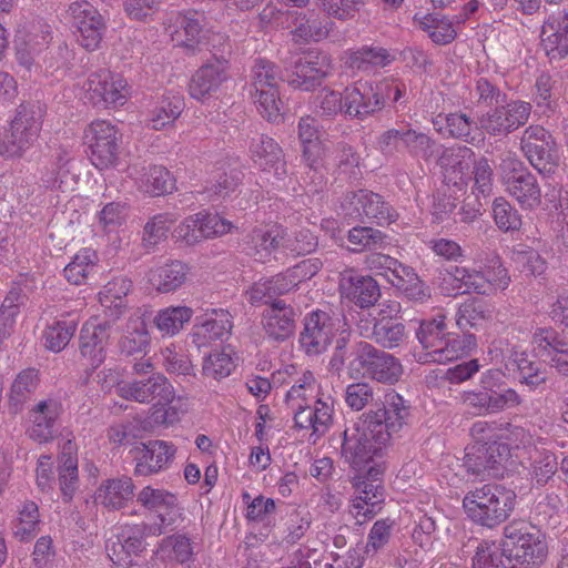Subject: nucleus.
Instances as JSON below:
<instances>
[{
  "mask_svg": "<svg viewBox=\"0 0 568 568\" xmlns=\"http://www.w3.org/2000/svg\"><path fill=\"white\" fill-rule=\"evenodd\" d=\"M516 500L514 489L500 484H485L465 495L463 507L475 524L491 529L510 517Z\"/></svg>",
  "mask_w": 568,
  "mask_h": 568,
  "instance_id": "obj_1",
  "label": "nucleus"
},
{
  "mask_svg": "<svg viewBox=\"0 0 568 568\" xmlns=\"http://www.w3.org/2000/svg\"><path fill=\"white\" fill-rule=\"evenodd\" d=\"M504 551L510 568H538L547 557L548 547L541 531L525 520H513L504 527Z\"/></svg>",
  "mask_w": 568,
  "mask_h": 568,
  "instance_id": "obj_2",
  "label": "nucleus"
},
{
  "mask_svg": "<svg viewBox=\"0 0 568 568\" xmlns=\"http://www.w3.org/2000/svg\"><path fill=\"white\" fill-rule=\"evenodd\" d=\"M376 347L371 343L352 337L351 332L343 331L335 341L328 362V371L339 375L346 368L349 378H369Z\"/></svg>",
  "mask_w": 568,
  "mask_h": 568,
  "instance_id": "obj_3",
  "label": "nucleus"
},
{
  "mask_svg": "<svg viewBox=\"0 0 568 568\" xmlns=\"http://www.w3.org/2000/svg\"><path fill=\"white\" fill-rule=\"evenodd\" d=\"M341 438V455L355 469L372 462L386 445L385 440L375 436V429L364 414L357 422L345 427Z\"/></svg>",
  "mask_w": 568,
  "mask_h": 568,
  "instance_id": "obj_4",
  "label": "nucleus"
},
{
  "mask_svg": "<svg viewBox=\"0 0 568 568\" xmlns=\"http://www.w3.org/2000/svg\"><path fill=\"white\" fill-rule=\"evenodd\" d=\"M520 150L528 162L541 174H551L559 165L557 142L541 125L530 124L523 131Z\"/></svg>",
  "mask_w": 568,
  "mask_h": 568,
  "instance_id": "obj_5",
  "label": "nucleus"
},
{
  "mask_svg": "<svg viewBox=\"0 0 568 568\" xmlns=\"http://www.w3.org/2000/svg\"><path fill=\"white\" fill-rule=\"evenodd\" d=\"M500 170L507 192L523 206L532 209L540 203L541 191L537 178L520 160L507 154L501 160Z\"/></svg>",
  "mask_w": 568,
  "mask_h": 568,
  "instance_id": "obj_6",
  "label": "nucleus"
},
{
  "mask_svg": "<svg viewBox=\"0 0 568 568\" xmlns=\"http://www.w3.org/2000/svg\"><path fill=\"white\" fill-rule=\"evenodd\" d=\"M42 114L34 104H21L13 120L10 122V142L6 146L0 144V152L9 153L10 158L20 156L38 139Z\"/></svg>",
  "mask_w": 568,
  "mask_h": 568,
  "instance_id": "obj_7",
  "label": "nucleus"
},
{
  "mask_svg": "<svg viewBox=\"0 0 568 568\" xmlns=\"http://www.w3.org/2000/svg\"><path fill=\"white\" fill-rule=\"evenodd\" d=\"M116 394L141 404H170L175 398V390L162 373H152L146 377L124 382L116 387Z\"/></svg>",
  "mask_w": 568,
  "mask_h": 568,
  "instance_id": "obj_8",
  "label": "nucleus"
},
{
  "mask_svg": "<svg viewBox=\"0 0 568 568\" xmlns=\"http://www.w3.org/2000/svg\"><path fill=\"white\" fill-rule=\"evenodd\" d=\"M69 12L79 44L88 51L97 50L106 31L105 18L87 0L70 4Z\"/></svg>",
  "mask_w": 568,
  "mask_h": 568,
  "instance_id": "obj_9",
  "label": "nucleus"
},
{
  "mask_svg": "<svg viewBox=\"0 0 568 568\" xmlns=\"http://www.w3.org/2000/svg\"><path fill=\"white\" fill-rule=\"evenodd\" d=\"M85 139L91 150V162L100 169H108L116 163L121 134L114 125L104 120H98L89 125Z\"/></svg>",
  "mask_w": 568,
  "mask_h": 568,
  "instance_id": "obj_10",
  "label": "nucleus"
},
{
  "mask_svg": "<svg viewBox=\"0 0 568 568\" xmlns=\"http://www.w3.org/2000/svg\"><path fill=\"white\" fill-rule=\"evenodd\" d=\"M342 205L352 210L349 214L366 217L377 225H390L398 219L397 211L382 195L368 190H357L345 194Z\"/></svg>",
  "mask_w": 568,
  "mask_h": 568,
  "instance_id": "obj_11",
  "label": "nucleus"
},
{
  "mask_svg": "<svg viewBox=\"0 0 568 568\" xmlns=\"http://www.w3.org/2000/svg\"><path fill=\"white\" fill-rule=\"evenodd\" d=\"M364 415L374 427L375 436L387 443L392 434L397 433L406 423L409 416V406L399 394L390 393L385 396L382 406L371 409Z\"/></svg>",
  "mask_w": 568,
  "mask_h": 568,
  "instance_id": "obj_12",
  "label": "nucleus"
},
{
  "mask_svg": "<svg viewBox=\"0 0 568 568\" xmlns=\"http://www.w3.org/2000/svg\"><path fill=\"white\" fill-rule=\"evenodd\" d=\"M176 448L172 443L165 440H149L146 443H138L130 454L135 463V476H152L159 474L170 467Z\"/></svg>",
  "mask_w": 568,
  "mask_h": 568,
  "instance_id": "obj_13",
  "label": "nucleus"
},
{
  "mask_svg": "<svg viewBox=\"0 0 568 568\" xmlns=\"http://www.w3.org/2000/svg\"><path fill=\"white\" fill-rule=\"evenodd\" d=\"M111 561L121 568H141L136 558L145 550L144 529L140 526L124 527L105 542Z\"/></svg>",
  "mask_w": 568,
  "mask_h": 568,
  "instance_id": "obj_14",
  "label": "nucleus"
},
{
  "mask_svg": "<svg viewBox=\"0 0 568 568\" xmlns=\"http://www.w3.org/2000/svg\"><path fill=\"white\" fill-rule=\"evenodd\" d=\"M332 58L324 52H308L294 64V71L286 81L295 89L311 91L320 87L332 73Z\"/></svg>",
  "mask_w": 568,
  "mask_h": 568,
  "instance_id": "obj_15",
  "label": "nucleus"
},
{
  "mask_svg": "<svg viewBox=\"0 0 568 568\" xmlns=\"http://www.w3.org/2000/svg\"><path fill=\"white\" fill-rule=\"evenodd\" d=\"M87 99L94 105H123L128 97L126 81L109 70H99L85 82Z\"/></svg>",
  "mask_w": 568,
  "mask_h": 568,
  "instance_id": "obj_16",
  "label": "nucleus"
},
{
  "mask_svg": "<svg viewBox=\"0 0 568 568\" xmlns=\"http://www.w3.org/2000/svg\"><path fill=\"white\" fill-rule=\"evenodd\" d=\"M165 31L174 45L183 48L187 54H195L205 44L203 24L196 12L171 14Z\"/></svg>",
  "mask_w": 568,
  "mask_h": 568,
  "instance_id": "obj_17",
  "label": "nucleus"
},
{
  "mask_svg": "<svg viewBox=\"0 0 568 568\" xmlns=\"http://www.w3.org/2000/svg\"><path fill=\"white\" fill-rule=\"evenodd\" d=\"M336 331V322L328 313L314 311L304 320L300 345L307 355H320L331 345Z\"/></svg>",
  "mask_w": 568,
  "mask_h": 568,
  "instance_id": "obj_18",
  "label": "nucleus"
},
{
  "mask_svg": "<svg viewBox=\"0 0 568 568\" xmlns=\"http://www.w3.org/2000/svg\"><path fill=\"white\" fill-rule=\"evenodd\" d=\"M464 405L473 409L478 416L497 414L505 409L515 408L523 402L519 394L509 387H504L500 392H488L483 388L477 390H467L460 394Z\"/></svg>",
  "mask_w": 568,
  "mask_h": 568,
  "instance_id": "obj_19",
  "label": "nucleus"
},
{
  "mask_svg": "<svg viewBox=\"0 0 568 568\" xmlns=\"http://www.w3.org/2000/svg\"><path fill=\"white\" fill-rule=\"evenodd\" d=\"M229 61L214 57L199 68L189 82L191 98L204 101L213 97L229 78Z\"/></svg>",
  "mask_w": 568,
  "mask_h": 568,
  "instance_id": "obj_20",
  "label": "nucleus"
},
{
  "mask_svg": "<svg viewBox=\"0 0 568 568\" xmlns=\"http://www.w3.org/2000/svg\"><path fill=\"white\" fill-rule=\"evenodd\" d=\"M507 460V446L495 442L489 445L471 447L466 453L464 466L468 473L474 475L498 477L503 474Z\"/></svg>",
  "mask_w": 568,
  "mask_h": 568,
  "instance_id": "obj_21",
  "label": "nucleus"
},
{
  "mask_svg": "<svg viewBox=\"0 0 568 568\" xmlns=\"http://www.w3.org/2000/svg\"><path fill=\"white\" fill-rule=\"evenodd\" d=\"M110 329L111 323L105 321L99 324L87 322L80 331L79 351L91 371L98 368L106 358Z\"/></svg>",
  "mask_w": 568,
  "mask_h": 568,
  "instance_id": "obj_22",
  "label": "nucleus"
},
{
  "mask_svg": "<svg viewBox=\"0 0 568 568\" xmlns=\"http://www.w3.org/2000/svg\"><path fill=\"white\" fill-rule=\"evenodd\" d=\"M268 307L263 312V326L268 337L283 342L290 338L296 328L297 313L284 300L264 301Z\"/></svg>",
  "mask_w": 568,
  "mask_h": 568,
  "instance_id": "obj_23",
  "label": "nucleus"
},
{
  "mask_svg": "<svg viewBox=\"0 0 568 568\" xmlns=\"http://www.w3.org/2000/svg\"><path fill=\"white\" fill-rule=\"evenodd\" d=\"M136 500L146 509L159 513L160 525L153 529V534L161 535L175 523L179 509L174 494L146 486L138 494Z\"/></svg>",
  "mask_w": 568,
  "mask_h": 568,
  "instance_id": "obj_24",
  "label": "nucleus"
},
{
  "mask_svg": "<svg viewBox=\"0 0 568 568\" xmlns=\"http://www.w3.org/2000/svg\"><path fill=\"white\" fill-rule=\"evenodd\" d=\"M353 486L356 495L351 513L358 524H363L381 511L385 500V489L382 484L372 480H354Z\"/></svg>",
  "mask_w": 568,
  "mask_h": 568,
  "instance_id": "obj_25",
  "label": "nucleus"
},
{
  "mask_svg": "<svg viewBox=\"0 0 568 568\" xmlns=\"http://www.w3.org/2000/svg\"><path fill=\"white\" fill-rule=\"evenodd\" d=\"M342 294L361 308L374 306L381 297L378 283L368 275L345 272L339 282Z\"/></svg>",
  "mask_w": 568,
  "mask_h": 568,
  "instance_id": "obj_26",
  "label": "nucleus"
},
{
  "mask_svg": "<svg viewBox=\"0 0 568 568\" xmlns=\"http://www.w3.org/2000/svg\"><path fill=\"white\" fill-rule=\"evenodd\" d=\"M344 115L349 119L364 120L381 110V103L373 97V85L357 82L344 90Z\"/></svg>",
  "mask_w": 568,
  "mask_h": 568,
  "instance_id": "obj_27",
  "label": "nucleus"
},
{
  "mask_svg": "<svg viewBox=\"0 0 568 568\" xmlns=\"http://www.w3.org/2000/svg\"><path fill=\"white\" fill-rule=\"evenodd\" d=\"M361 335L373 339L383 348H395L400 346L406 337L405 324L395 316H382L374 318L373 327L359 325Z\"/></svg>",
  "mask_w": 568,
  "mask_h": 568,
  "instance_id": "obj_28",
  "label": "nucleus"
},
{
  "mask_svg": "<svg viewBox=\"0 0 568 568\" xmlns=\"http://www.w3.org/2000/svg\"><path fill=\"white\" fill-rule=\"evenodd\" d=\"M250 150L254 161L264 170L273 171L277 179L286 174V162L280 145L264 134H260L252 140Z\"/></svg>",
  "mask_w": 568,
  "mask_h": 568,
  "instance_id": "obj_29",
  "label": "nucleus"
},
{
  "mask_svg": "<svg viewBox=\"0 0 568 568\" xmlns=\"http://www.w3.org/2000/svg\"><path fill=\"white\" fill-rule=\"evenodd\" d=\"M476 346V337L473 334L453 335L447 333L443 344L433 352L419 355L422 363L445 364L465 355Z\"/></svg>",
  "mask_w": 568,
  "mask_h": 568,
  "instance_id": "obj_30",
  "label": "nucleus"
},
{
  "mask_svg": "<svg viewBox=\"0 0 568 568\" xmlns=\"http://www.w3.org/2000/svg\"><path fill=\"white\" fill-rule=\"evenodd\" d=\"M134 496L132 478L122 476L105 480L97 490L95 499L109 509H120Z\"/></svg>",
  "mask_w": 568,
  "mask_h": 568,
  "instance_id": "obj_31",
  "label": "nucleus"
},
{
  "mask_svg": "<svg viewBox=\"0 0 568 568\" xmlns=\"http://www.w3.org/2000/svg\"><path fill=\"white\" fill-rule=\"evenodd\" d=\"M150 346V335L141 317H131L119 341L120 353L126 357L145 356Z\"/></svg>",
  "mask_w": 568,
  "mask_h": 568,
  "instance_id": "obj_32",
  "label": "nucleus"
},
{
  "mask_svg": "<svg viewBox=\"0 0 568 568\" xmlns=\"http://www.w3.org/2000/svg\"><path fill=\"white\" fill-rule=\"evenodd\" d=\"M75 444L64 442L59 456V484L64 501H70L78 486V457Z\"/></svg>",
  "mask_w": 568,
  "mask_h": 568,
  "instance_id": "obj_33",
  "label": "nucleus"
},
{
  "mask_svg": "<svg viewBox=\"0 0 568 568\" xmlns=\"http://www.w3.org/2000/svg\"><path fill=\"white\" fill-rule=\"evenodd\" d=\"M232 328V316L229 311L213 308L207 311L202 323L194 325L193 336L207 341H224L231 335Z\"/></svg>",
  "mask_w": 568,
  "mask_h": 568,
  "instance_id": "obj_34",
  "label": "nucleus"
},
{
  "mask_svg": "<svg viewBox=\"0 0 568 568\" xmlns=\"http://www.w3.org/2000/svg\"><path fill=\"white\" fill-rule=\"evenodd\" d=\"M189 267L180 261H172L150 271L151 285L161 293H170L182 286L187 277Z\"/></svg>",
  "mask_w": 568,
  "mask_h": 568,
  "instance_id": "obj_35",
  "label": "nucleus"
},
{
  "mask_svg": "<svg viewBox=\"0 0 568 568\" xmlns=\"http://www.w3.org/2000/svg\"><path fill=\"white\" fill-rule=\"evenodd\" d=\"M283 240L284 236L278 230L256 227L247 235L245 250L256 261L265 262L276 248L282 246Z\"/></svg>",
  "mask_w": 568,
  "mask_h": 568,
  "instance_id": "obj_36",
  "label": "nucleus"
},
{
  "mask_svg": "<svg viewBox=\"0 0 568 568\" xmlns=\"http://www.w3.org/2000/svg\"><path fill=\"white\" fill-rule=\"evenodd\" d=\"M193 316V310L187 306H170L158 312L153 323L164 335H175Z\"/></svg>",
  "mask_w": 568,
  "mask_h": 568,
  "instance_id": "obj_37",
  "label": "nucleus"
},
{
  "mask_svg": "<svg viewBox=\"0 0 568 568\" xmlns=\"http://www.w3.org/2000/svg\"><path fill=\"white\" fill-rule=\"evenodd\" d=\"M369 378L379 383L394 384L403 374L400 362L389 353L376 348Z\"/></svg>",
  "mask_w": 568,
  "mask_h": 568,
  "instance_id": "obj_38",
  "label": "nucleus"
},
{
  "mask_svg": "<svg viewBox=\"0 0 568 568\" xmlns=\"http://www.w3.org/2000/svg\"><path fill=\"white\" fill-rule=\"evenodd\" d=\"M39 384L38 371L27 368L18 374L10 389V405L13 413H18L22 405L30 398Z\"/></svg>",
  "mask_w": 568,
  "mask_h": 568,
  "instance_id": "obj_39",
  "label": "nucleus"
},
{
  "mask_svg": "<svg viewBox=\"0 0 568 568\" xmlns=\"http://www.w3.org/2000/svg\"><path fill=\"white\" fill-rule=\"evenodd\" d=\"M450 277L458 283V290L463 293H476L480 295H488L487 278H485L484 271L476 267L468 266H453L449 271Z\"/></svg>",
  "mask_w": 568,
  "mask_h": 568,
  "instance_id": "obj_40",
  "label": "nucleus"
},
{
  "mask_svg": "<svg viewBox=\"0 0 568 568\" xmlns=\"http://www.w3.org/2000/svg\"><path fill=\"white\" fill-rule=\"evenodd\" d=\"M437 142L428 134L406 124L403 150L414 159L429 161L436 153Z\"/></svg>",
  "mask_w": 568,
  "mask_h": 568,
  "instance_id": "obj_41",
  "label": "nucleus"
},
{
  "mask_svg": "<svg viewBox=\"0 0 568 568\" xmlns=\"http://www.w3.org/2000/svg\"><path fill=\"white\" fill-rule=\"evenodd\" d=\"M507 552L503 542L481 540L478 542L473 556V568H507Z\"/></svg>",
  "mask_w": 568,
  "mask_h": 568,
  "instance_id": "obj_42",
  "label": "nucleus"
},
{
  "mask_svg": "<svg viewBox=\"0 0 568 568\" xmlns=\"http://www.w3.org/2000/svg\"><path fill=\"white\" fill-rule=\"evenodd\" d=\"M297 286L292 277L287 276V271L276 276L257 283L251 292V301L253 303L275 300V295H283Z\"/></svg>",
  "mask_w": 568,
  "mask_h": 568,
  "instance_id": "obj_43",
  "label": "nucleus"
},
{
  "mask_svg": "<svg viewBox=\"0 0 568 568\" xmlns=\"http://www.w3.org/2000/svg\"><path fill=\"white\" fill-rule=\"evenodd\" d=\"M491 316L487 303L483 300L471 298L464 302L456 313V324L462 331L477 327Z\"/></svg>",
  "mask_w": 568,
  "mask_h": 568,
  "instance_id": "obj_44",
  "label": "nucleus"
},
{
  "mask_svg": "<svg viewBox=\"0 0 568 568\" xmlns=\"http://www.w3.org/2000/svg\"><path fill=\"white\" fill-rule=\"evenodd\" d=\"M97 261L98 256L94 251L81 250L63 270L67 281L74 285L82 284L94 270Z\"/></svg>",
  "mask_w": 568,
  "mask_h": 568,
  "instance_id": "obj_45",
  "label": "nucleus"
},
{
  "mask_svg": "<svg viewBox=\"0 0 568 568\" xmlns=\"http://www.w3.org/2000/svg\"><path fill=\"white\" fill-rule=\"evenodd\" d=\"M282 79L281 70L275 63L262 58L255 60L251 71V87L254 91L277 88Z\"/></svg>",
  "mask_w": 568,
  "mask_h": 568,
  "instance_id": "obj_46",
  "label": "nucleus"
},
{
  "mask_svg": "<svg viewBox=\"0 0 568 568\" xmlns=\"http://www.w3.org/2000/svg\"><path fill=\"white\" fill-rule=\"evenodd\" d=\"M394 60L389 52L381 47H363L353 52L348 64L353 69L366 71L371 67H386Z\"/></svg>",
  "mask_w": 568,
  "mask_h": 568,
  "instance_id": "obj_47",
  "label": "nucleus"
},
{
  "mask_svg": "<svg viewBox=\"0 0 568 568\" xmlns=\"http://www.w3.org/2000/svg\"><path fill=\"white\" fill-rule=\"evenodd\" d=\"M446 334L445 316L438 315L422 321L416 336L426 352H433L443 344Z\"/></svg>",
  "mask_w": 568,
  "mask_h": 568,
  "instance_id": "obj_48",
  "label": "nucleus"
},
{
  "mask_svg": "<svg viewBox=\"0 0 568 568\" xmlns=\"http://www.w3.org/2000/svg\"><path fill=\"white\" fill-rule=\"evenodd\" d=\"M236 364L225 349L210 353L203 361L202 375L214 381H221L231 375Z\"/></svg>",
  "mask_w": 568,
  "mask_h": 568,
  "instance_id": "obj_49",
  "label": "nucleus"
},
{
  "mask_svg": "<svg viewBox=\"0 0 568 568\" xmlns=\"http://www.w3.org/2000/svg\"><path fill=\"white\" fill-rule=\"evenodd\" d=\"M178 216L174 213H159L152 216L144 225L143 245L148 248L154 247L161 241L166 239L171 226L176 222Z\"/></svg>",
  "mask_w": 568,
  "mask_h": 568,
  "instance_id": "obj_50",
  "label": "nucleus"
},
{
  "mask_svg": "<svg viewBox=\"0 0 568 568\" xmlns=\"http://www.w3.org/2000/svg\"><path fill=\"white\" fill-rule=\"evenodd\" d=\"M541 42L548 53L556 52L559 57L568 55V21L562 19L557 27L552 23L544 24Z\"/></svg>",
  "mask_w": 568,
  "mask_h": 568,
  "instance_id": "obj_51",
  "label": "nucleus"
},
{
  "mask_svg": "<svg viewBox=\"0 0 568 568\" xmlns=\"http://www.w3.org/2000/svg\"><path fill=\"white\" fill-rule=\"evenodd\" d=\"M434 124L440 125L439 131L445 129L449 136L465 142L469 141L473 128L476 126V122L464 113L438 114Z\"/></svg>",
  "mask_w": 568,
  "mask_h": 568,
  "instance_id": "obj_52",
  "label": "nucleus"
},
{
  "mask_svg": "<svg viewBox=\"0 0 568 568\" xmlns=\"http://www.w3.org/2000/svg\"><path fill=\"white\" fill-rule=\"evenodd\" d=\"M348 242L353 252L376 250L383 247L387 236L379 230L371 226H355L348 231Z\"/></svg>",
  "mask_w": 568,
  "mask_h": 568,
  "instance_id": "obj_53",
  "label": "nucleus"
},
{
  "mask_svg": "<svg viewBox=\"0 0 568 568\" xmlns=\"http://www.w3.org/2000/svg\"><path fill=\"white\" fill-rule=\"evenodd\" d=\"M132 282L123 276L114 277L108 282L99 293L100 302L105 307H114L119 314L124 308L123 298L130 292Z\"/></svg>",
  "mask_w": 568,
  "mask_h": 568,
  "instance_id": "obj_54",
  "label": "nucleus"
},
{
  "mask_svg": "<svg viewBox=\"0 0 568 568\" xmlns=\"http://www.w3.org/2000/svg\"><path fill=\"white\" fill-rule=\"evenodd\" d=\"M77 331V323L70 321H55L44 332L45 346L55 353L61 352L71 341Z\"/></svg>",
  "mask_w": 568,
  "mask_h": 568,
  "instance_id": "obj_55",
  "label": "nucleus"
},
{
  "mask_svg": "<svg viewBox=\"0 0 568 568\" xmlns=\"http://www.w3.org/2000/svg\"><path fill=\"white\" fill-rule=\"evenodd\" d=\"M254 102L260 114L267 121L277 122L282 119L283 103L277 88L255 91Z\"/></svg>",
  "mask_w": 568,
  "mask_h": 568,
  "instance_id": "obj_56",
  "label": "nucleus"
},
{
  "mask_svg": "<svg viewBox=\"0 0 568 568\" xmlns=\"http://www.w3.org/2000/svg\"><path fill=\"white\" fill-rule=\"evenodd\" d=\"M493 215L496 225L504 232L517 231L521 226V216L518 211L504 197L495 199Z\"/></svg>",
  "mask_w": 568,
  "mask_h": 568,
  "instance_id": "obj_57",
  "label": "nucleus"
},
{
  "mask_svg": "<svg viewBox=\"0 0 568 568\" xmlns=\"http://www.w3.org/2000/svg\"><path fill=\"white\" fill-rule=\"evenodd\" d=\"M145 192L159 196L172 192L174 189V179L162 165H153L144 175Z\"/></svg>",
  "mask_w": 568,
  "mask_h": 568,
  "instance_id": "obj_58",
  "label": "nucleus"
},
{
  "mask_svg": "<svg viewBox=\"0 0 568 568\" xmlns=\"http://www.w3.org/2000/svg\"><path fill=\"white\" fill-rule=\"evenodd\" d=\"M314 106L315 113L322 118L331 119L338 113L344 114V92L323 89L315 97Z\"/></svg>",
  "mask_w": 568,
  "mask_h": 568,
  "instance_id": "obj_59",
  "label": "nucleus"
},
{
  "mask_svg": "<svg viewBox=\"0 0 568 568\" xmlns=\"http://www.w3.org/2000/svg\"><path fill=\"white\" fill-rule=\"evenodd\" d=\"M479 126L493 136H507L511 133L503 104L489 110L479 118Z\"/></svg>",
  "mask_w": 568,
  "mask_h": 568,
  "instance_id": "obj_60",
  "label": "nucleus"
},
{
  "mask_svg": "<svg viewBox=\"0 0 568 568\" xmlns=\"http://www.w3.org/2000/svg\"><path fill=\"white\" fill-rule=\"evenodd\" d=\"M363 4V0H320L323 12L343 21L354 18Z\"/></svg>",
  "mask_w": 568,
  "mask_h": 568,
  "instance_id": "obj_61",
  "label": "nucleus"
},
{
  "mask_svg": "<svg viewBox=\"0 0 568 568\" xmlns=\"http://www.w3.org/2000/svg\"><path fill=\"white\" fill-rule=\"evenodd\" d=\"M195 215L196 220H199L201 241L203 239L223 235L231 229V223L216 213L199 212Z\"/></svg>",
  "mask_w": 568,
  "mask_h": 568,
  "instance_id": "obj_62",
  "label": "nucleus"
},
{
  "mask_svg": "<svg viewBox=\"0 0 568 568\" xmlns=\"http://www.w3.org/2000/svg\"><path fill=\"white\" fill-rule=\"evenodd\" d=\"M163 365L169 374L184 377L195 376L194 366L186 354L166 347L163 352Z\"/></svg>",
  "mask_w": 568,
  "mask_h": 568,
  "instance_id": "obj_63",
  "label": "nucleus"
},
{
  "mask_svg": "<svg viewBox=\"0 0 568 568\" xmlns=\"http://www.w3.org/2000/svg\"><path fill=\"white\" fill-rule=\"evenodd\" d=\"M374 400V389L366 382H356L346 387L345 402L353 410H362Z\"/></svg>",
  "mask_w": 568,
  "mask_h": 568,
  "instance_id": "obj_64",
  "label": "nucleus"
}]
</instances>
